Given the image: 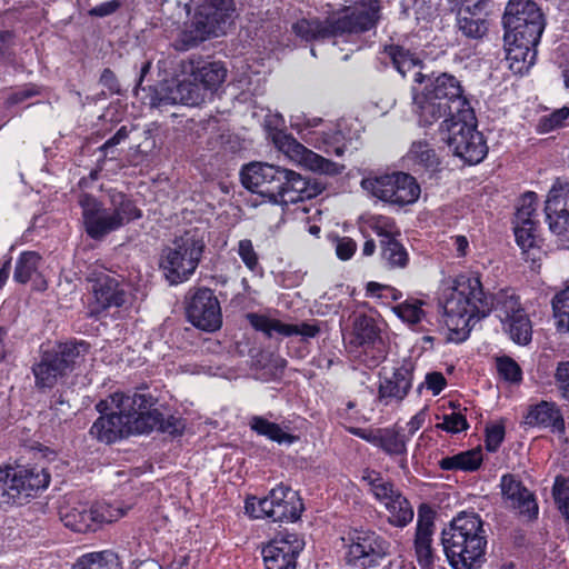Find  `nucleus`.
<instances>
[{"mask_svg":"<svg viewBox=\"0 0 569 569\" xmlns=\"http://www.w3.org/2000/svg\"><path fill=\"white\" fill-rule=\"evenodd\" d=\"M443 322L449 330V340L465 341L475 323L489 315L492 307L503 331L517 345L526 346L532 338V325L512 290H501L492 299L483 291L476 272L458 274L452 284L443 289L441 298Z\"/></svg>","mask_w":569,"mask_h":569,"instance_id":"nucleus-1","label":"nucleus"},{"mask_svg":"<svg viewBox=\"0 0 569 569\" xmlns=\"http://www.w3.org/2000/svg\"><path fill=\"white\" fill-rule=\"evenodd\" d=\"M153 405L150 393L113 392L97 403L101 416L91 426L90 435L101 442L113 443L130 435L148 433L157 423V416L148 413Z\"/></svg>","mask_w":569,"mask_h":569,"instance_id":"nucleus-2","label":"nucleus"},{"mask_svg":"<svg viewBox=\"0 0 569 569\" xmlns=\"http://www.w3.org/2000/svg\"><path fill=\"white\" fill-rule=\"evenodd\" d=\"M423 87L412 88L413 112L421 127L458 117L472 118V108L460 81L452 74L426 77Z\"/></svg>","mask_w":569,"mask_h":569,"instance_id":"nucleus-3","label":"nucleus"},{"mask_svg":"<svg viewBox=\"0 0 569 569\" xmlns=\"http://www.w3.org/2000/svg\"><path fill=\"white\" fill-rule=\"evenodd\" d=\"M445 555L452 569H477L485 561L487 537L479 515L461 512L441 532Z\"/></svg>","mask_w":569,"mask_h":569,"instance_id":"nucleus-4","label":"nucleus"},{"mask_svg":"<svg viewBox=\"0 0 569 569\" xmlns=\"http://www.w3.org/2000/svg\"><path fill=\"white\" fill-rule=\"evenodd\" d=\"M241 182L248 190L279 204L297 203L311 196L301 174L269 163L253 162L243 167Z\"/></svg>","mask_w":569,"mask_h":569,"instance_id":"nucleus-5","label":"nucleus"},{"mask_svg":"<svg viewBox=\"0 0 569 569\" xmlns=\"http://www.w3.org/2000/svg\"><path fill=\"white\" fill-rule=\"evenodd\" d=\"M79 204L82 209L86 232L94 240L104 238L142 216L136 203L122 192L110 193L109 207H104L88 193L80 196Z\"/></svg>","mask_w":569,"mask_h":569,"instance_id":"nucleus-6","label":"nucleus"},{"mask_svg":"<svg viewBox=\"0 0 569 569\" xmlns=\"http://www.w3.org/2000/svg\"><path fill=\"white\" fill-rule=\"evenodd\" d=\"M355 4L350 13L337 20L301 19L293 24V31L298 37L311 41L370 30L378 20V1L355 0Z\"/></svg>","mask_w":569,"mask_h":569,"instance_id":"nucleus-7","label":"nucleus"},{"mask_svg":"<svg viewBox=\"0 0 569 569\" xmlns=\"http://www.w3.org/2000/svg\"><path fill=\"white\" fill-rule=\"evenodd\" d=\"M233 0H208L184 24L177 39L179 50H189L211 37L226 33L234 13Z\"/></svg>","mask_w":569,"mask_h":569,"instance_id":"nucleus-8","label":"nucleus"},{"mask_svg":"<svg viewBox=\"0 0 569 569\" xmlns=\"http://www.w3.org/2000/svg\"><path fill=\"white\" fill-rule=\"evenodd\" d=\"M89 352L84 341L59 343L54 349L44 351L32 366L34 386L46 391L53 389L83 361Z\"/></svg>","mask_w":569,"mask_h":569,"instance_id":"nucleus-9","label":"nucleus"},{"mask_svg":"<svg viewBox=\"0 0 569 569\" xmlns=\"http://www.w3.org/2000/svg\"><path fill=\"white\" fill-rule=\"evenodd\" d=\"M89 283L88 312L90 317H99L116 308H126L131 303L129 286L103 266L92 264L86 277Z\"/></svg>","mask_w":569,"mask_h":569,"instance_id":"nucleus-10","label":"nucleus"},{"mask_svg":"<svg viewBox=\"0 0 569 569\" xmlns=\"http://www.w3.org/2000/svg\"><path fill=\"white\" fill-rule=\"evenodd\" d=\"M203 248L202 234L197 229H190L163 249L160 267L171 284L189 279L199 264Z\"/></svg>","mask_w":569,"mask_h":569,"instance_id":"nucleus-11","label":"nucleus"},{"mask_svg":"<svg viewBox=\"0 0 569 569\" xmlns=\"http://www.w3.org/2000/svg\"><path fill=\"white\" fill-rule=\"evenodd\" d=\"M440 131L447 132L443 139L449 149L465 162L477 164L486 158L488 146L482 132L477 129L473 112L472 118L458 117L441 121Z\"/></svg>","mask_w":569,"mask_h":569,"instance_id":"nucleus-12","label":"nucleus"},{"mask_svg":"<svg viewBox=\"0 0 569 569\" xmlns=\"http://www.w3.org/2000/svg\"><path fill=\"white\" fill-rule=\"evenodd\" d=\"M244 508L246 512L256 519L268 518L273 522H292L300 518L303 503L297 491L279 485L264 498H248Z\"/></svg>","mask_w":569,"mask_h":569,"instance_id":"nucleus-13","label":"nucleus"},{"mask_svg":"<svg viewBox=\"0 0 569 569\" xmlns=\"http://www.w3.org/2000/svg\"><path fill=\"white\" fill-rule=\"evenodd\" d=\"M49 482L50 476L42 468L0 467V506L22 503Z\"/></svg>","mask_w":569,"mask_h":569,"instance_id":"nucleus-14","label":"nucleus"},{"mask_svg":"<svg viewBox=\"0 0 569 569\" xmlns=\"http://www.w3.org/2000/svg\"><path fill=\"white\" fill-rule=\"evenodd\" d=\"M502 23L505 39L540 41L545 30V18L532 0H509L506 6Z\"/></svg>","mask_w":569,"mask_h":569,"instance_id":"nucleus-15","label":"nucleus"},{"mask_svg":"<svg viewBox=\"0 0 569 569\" xmlns=\"http://www.w3.org/2000/svg\"><path fill=\"white\" fill-rule=\"evenodd\" d=\"M342 541L345 560L352 567H375L389 553V542L370 529L349 530Z\"/></svg>","mask_w":569,"mask_h":569,"instance_id":"nucleus-16","label":"nucleus"},{"mask_svg":"<svg viewBox=\"0 0 569 569\" xmlns=\"http://www.w3.org/2000/svg\"><path fill=\"white\" fill-rule=\"evenodd\" d=\"M361 187L373 197L397 206L416 202L421 192L416 179L405 172L365 178Z\"/></svg>","mask_w":569,"mask_h":569,"instance_id":"nucleus-17","label":"nucleus"},{"mask_svg":"<svg viewBox=\"0 0 569 569\" xmlns=\"http://www.w3.org/2000/svg\"><path fill=\"white\" fill-rule=\"evenodd\" d=\"M348 345L350 352L368 368H376L385 359L379 329L366 315L356 317Z\"/></svg>","mask_w":569,"mask_h":569,"instance_id":"nucleus-18","label":"nucleus"},{"mask_svg":"<svg viewBox=\"0 0 569 569\" xmlns=\"http://www.w3.org/2000/svg\"><path fill=\"white\" fill-rule=\"evenodd\" d=\"M272 141L277 149L288 159L305 169L319 174H337L340 172L338 163L330 161L300 143L295 137L283 131H276Z\"/></svg>","mask_w":569,"mask_h":569,"instance_id":"nucleus-19","label":"nucleus"},{"mask_svg":"<svg viewBox=\"0 0 569 569\" xmlns=\"http://www.w3.org/2000/svg\"><path fill=\"white\" fill-rule=\"evenodd\" d=\"M189 321L200 330L213 332L222 326V313L218 298L208 288H199L190 296L187 307Z\"/></svg>","mask_w":569,"mask_h":569,"instance_id":"nucleus-20","label":"nucleus"},{"mask_svg":"<svg viewBox=\"0 0 569 569\" xmlns=\"http://www.w3.org/2000/svg\"><path fill=\"white\" fill-rule=\"evenodd\" d=\"M303 548L305 541L298 533H279L262 549L266 569H296Z\"/></svg>","mask_w":569,"mask_h":569,"instance_id":"nucleus-21","label":"nucleus"},{"mask_svg":"<svg viewBox=\"0 0 569 569\" xmlns=\"http://www.w3.org/2000/svg\"><path fill=\"white\" fill-rule=\"evenodd\" d=\"M549 229L557 236L569 234V180L557 179L547 196L545 204Z\"/></svg>","mask_w":569,"mask_h":569,"instance_id":"nucleus-22","label":"nucleus"},{"mask_svg":"<svg viewBox=\"0 0 569 569\" xmlns=\"http://www.w3.org/2000/svg\"><path fill=\"white\" fill-rule=\"evenodd\" d=\"M500 489L508 507L528 519L537 518L539 508L536 498L516 476L503 475L500 480Z\"/></svg>","mask_w":569,"mask_h":569,"instance_id":"nucleus-23","label":"nucleus"},{"mask_svg":"<svg viewBox=\"0 0 569 569\" xmlns=\"http://www.w3.org/2000/svg\"><path fill=\"white\" fill-rule=\"evenodd\" d=\"M357 435L381 449L386 455L400 458V466L402 468L406 466L409 436L406 435L405 427L395 425L390 428L379 429L376 432H358Z\"/></svg>","mask_w":569,"mask_h":569,"instance_id":"nucleus-24","label":"nucleus"},{"mask_svg":"<svg viewBox=\"0 0 569 569\" xmlns=\"http://www.w3.org/2000/svg\"><path fill=\"white\" fill-rule=\"evenodd\" d=\"M433 528V511L428 506H420L415 536V551L421 569H430L435 562V550L432 548Z\"/></svg>","mask_w":569,"mask_h":569,"instance_id":"nucleus-25","label":"nucleus"},{"mask_svg":"<svg viewBox=\"0 0 569 569\" xmlns=\"http://www.w3.org/2000/svg\"><path fill=\"white\" fill-rule=\"evenodd\" d=\"M413 367L405 362L396 368L390 376H385L379 385V399L386 406L401 402L412 387Z\"/></svg>","mask_w":569,"mask_h":569,"instance_id":"nucleus-26","label":"nucleus"},{"mask_svg":"<svg viewBox=\"0 0 569 569\" xmlns=\"http://www.w3.org/2000/svg\"><path fill=\"white\" fill-rule=\"evenodd\" d=\"M247 319L256 330L263 332L268 337H272L274 333H277L283 337L299 335L305 338H313L320 331L316 323H284L280 320L258 313H248Z\"/></svg>","mask_w":569,"mask_h":569,"instance_id":"nucleus-27","label":"nucleus"},{"mask_svg":"<svg viewBox=\"0 0 569 569\" xmlns=\"http://www.w3.org/2000/svg\"><path fill=\"white\" fill-rule=\"evenodd\" d=\"M206 100L204 91L190 74L167 84L160 93L158 106L182 103L199 106Z\"/></svg>","mask_w":569,"mask_h":569,"instance_id":"nucleus-28","label":"nucleus"},{"mask_svg":"<svg viewBox=\"0 0 569 569\" xmlns=\"http://www.w3.org/2000/svg\"><path fill=\"white\" fill-rule=\"evenodd\" d=\"M184 72H190V77L200 84L204 91V97L216 91L226 80L227 68L220 61L203 62L194 64L189 61L188 66L183 67Z\"/></svg>","mask_w":569,"mask_h":569,"instance_id":"nucleus-29","label":"nucleus"},{"mask_svg":"<svg viewBox=\"0 0 569 569\" xmlns=\"http://www.w3.org/2000/svg\"><path fill=\"white\" fill-rule=\"evenodd\" d=\"M526 423L531 427L550 429L551 432L563 435L566 430L565 420L559 406L551 401H540L529 408L526 416Z\"/></svg>","mask_w":569,"mask_h":569,"instance_id":"nucleus-30","label":"nucleus"},{"mask_svg":"<svg viewBox=\"0 0 569 569\" xmlns=\"http://www.w3.org/2000/svg\"><path fill=\"white\" fill-rule=\"evenodd\" d=\"M539 41L505 39L506 60L513 73L523 74L535 64Z\"/></svg>","mask_w":569,"mask_h":569,"instance_id":"nucleus-31","label":"nucleus"},{"mask_svg":"<svg viewBox=\"0 0 569 569\" xmlns=\"http://www.w3.org/2000/svg\"><path fill=\"white\" fill-rule=\"evenodd\" d=\"M59 516L64 527L76 532H88L97 530L93 519L92 506H88L87 503L80 502L74 506H62L60 507Z\"/></svg>","mask_w":569,"mask_h":569,"instance_id":"nucleus-32","label":"nucleus"},{"mask_svg":"<svg viewBox=\"0 0 569 569\" xmlns=\"http://www.w3.org/2000/svg\"><path fill=\"white\" fill-rule=\"evenodd\" d=\"M385 51L402 77L412 72L413 82L419 86L423 84L426 76L420 71L421 61L413 53L399 46L386 47Z\"/></svg>","mask_w":569,"mask_h":569,"instance_id":"nucleus-33","label":"nucleus"},{"mask_svg":"<svg viewBox=\"0 0 569 569\" xmlns=\"http://www.w3.org/2000/svg\"><path fill=\"white\" fill-rule=\"evenodd\" d=\"M361 480L367 485L369 492L383 507L401 493L392 481L386 479L380 472L371 469L362 471Z\"/></svg>","mask_w":569,"mask_h":569,"instance_id":"nucleus-34","label":"nucleus"},{"mask_svg":"<svg viewBox=\"0 0 569 569\" xmlns=\"http://www.w3.org/2000/svg\"><path fill=\"white\" fill-rule=\"evenodd\" d=\"M405 160L427 171H436L440 164L436 151L427 141H413L405 157Z\"/></svg>","mask_w":569,"mask_h":569,"instance_id":"nucleus-35","label":"nucleus"},{"mask_svg":"<svg viewBox=\"0 0 569 569\" xmlns=\"http://www.w3.org/2000/svg\"><path fill=\"white\" fill-rule=\"evenodd\" d=\"M481 449H471L451 457H445L439 461L442 470L476 471L482 462Z\"/></svg>","mask_w":569,"mask_h":569,"instance_id":"nucleus-36","label":"nucleus"},{"mask_svg":"<svg viewBox=\"0 0 569 569\" xmlns=\"http://www.w3.org/2000/svg\"><path fill=\"white\" fill-rule=\"evenodd\" d=\"M73 569H121V562L116 552L103 550L81 556Z\"/></svg>","mask_w":569,"mask_h":569,"instance_id":"nucleus-37","label":"nucleus"},{"mask_svg":"<svg viewBox=\"0 0 569 569\" xmlns=\"http://www.w3.org/2000/svg\"><path fill=\"white\" fill-rule=\"evenodd\" d=\"M477 9H471L467 6L461 9L458 16V28L468 38L479 39L482 38L487 30L488 23L485 18L476 12Z\"/></svg>","mask_w":569,"mask_h":569,"instance_id":"nucleus-38","label":"nucleus"},{"mask_svg":"<svg viewBox=\"0 0 569 569\" xmlns=\"http://www.w3.org/2000/svg\"><path fill=\"white\" fill-rule=\"evenodd\" d=\"M250 428L260 436H264L268 439L278 443H293L297 438L287 431H284L279 425L271 422L260 416H254L250 419Z\"/></svg>","mask_w":569,"mask_h":569,"instance_id":"nucleus-39","label":"nucleus"},{"mask_svg":"<svg viewBox=\"0 0 569 569\" xmlns=\"http://www.w3.org/2000/svg\"><path fill=\"white\" fill-rule=\"evenodd\" d=\"M381 260L388 268H405L409 261L406 248L396 238L380 239Z\"/></svg>","mask_w":569,"mask_h":569,"instance_id":"nucleus-40","label":"nucleus"},{"mask_svg":"<svg viewBox=\"0 0 569 569\" xmlns=\"http://www.w3.org/2000/svg\"><path fill=\"white\" fill-rule=\"evenodd\" d=\"M385 509L388 511L387 520L393 527L403 528L413 519V508L402 492Z\"/></svg>","mask_w":569,"mask_h":569,"instance_id":"nucleus-41","label":"nucleus"},{"mask_svg":"<svg viewBox=\"0 0 569 569\" xmlns=\"http://www.w3.org/2000/svg\"><path fill=\"white\" fill-rule=\"evenodd\" d=\"M552 310L558 331L569 333V284L553 297Z\"/></svg>","mask_w":569,"mask_h":569,"instance_id":"nucleus-42","label":"nucleus"},{"mask_svg":"<svg viewBox=\"0 0 569 569\" xmlns=\"http://www.w3.org/2000/svg\"><path fill=\"white\" fill-rule=\"evenodd\" d=\"M363 224L381 239H393L400 233L395 220L382 214L367 217Z\"/></svg>","mask_w":569,"mask_h":569,"instance_id":"nucleus-43","label":"nucleus"},{"mask_svg":"<svg viewBox=\"0 0 569 569\" xmlns=\"http://www.w3.org/2000/svg\"><path fill=\"white\" fill-rule=\"evenodd\" d=\"M92 511L96 529H98L102 523H110L122 518L126 515L127 509L121 502H100L92 506Z\"/></svg>","mask_w":569,"mask_h":569,"instance_id":"nucleus-44","label":"nucleus"},{"mask_svg":"<svg viewBox=\"0 0 569 569\" xmlns=\"http://www.w3.org/2000/svg\"><path fill=\"white\" fill-rule=\"evenodd\" d=\"M40 256L33 251L22 252L17 261L13 278L17 282H28L37 271Z\"/></svg>","mask_w":569,"mask_h":569,"instance_id":"nucleus-45","label":"nucleus"},{"mask_svg":"<svg viewBox=\"0 0 569 569\" xmlns=\"http://www.w3.org/2000/svg\"><path fill=\"white\" fill-rule=\"evenodd\" d=\"M537 207L538 196L532 191L526 192L518 202L515 222H538Z\"/></svg>","mask_w":569,"mask_h":569,"instance_id":"nucleus-46","label":"nucleus"},{"mask_svg":"<svg viewBox=\"0 0 569 569\" xmlns=\"http://www.w3.org/2000/svg\"><path fill=\"white\" fill-rule=\"evenodd\" d=\"M513 231L518 246L522 250L536 247L538 241L537 222H515Z\"/></svg>","mask_w":569,"mask_h":569,"instance_id":"nucleus-47","label":"nucleus"},{"mask_svg":"<svg viewBox=\"0 0 569 569\" xmlns=\"http://www.w3.org/2000/svg\"><path fill=\"white\" fill-rule=\"evenodd\" d=\"M403 12L418 22L428 21L433 14L431 0H402Z\"/></svg>","mask_w":569,"mask_h":569,"instance_id":"nucleus-48","label":"nucleus"},{"mask_svg":"<svg viewBox=\"0 0 569 569\" xmlns=\"http://www.w3.org/2000/svg\"><path fill=\"white\" fill-rule=\"evenodd\" d=\"M552 496L555 502L563 516L569 521V479L562 476H558L555 479L552 487Z\"/></svg>","mask_w":569,"mask_h":569,"instance_id":"nucleus-49","label":"nucleus"},{"mask_svg":"<svg viewBox=\"0 0 569 569\" xmlns=\"http://www.w3.org/2000/svg\"><path fill=\"white\" fill-rule=\"evenodd\" d=\"M569 118V108L562 107L553 112L542 116L538 122V131L540 133H548L556 129L562 128L566 120Z\"/></svg>","mask_w":569,"mask_h":569,"instance_id":"nucleus-50","label":"nucleus"},{"mask_svg":"<svg viewBox=\"0 0 569 569\" xmlns=\"http://www.w3.org/2000/svg\"><path fill=\"white\" fill-rule=\"evenodd\" d=\"M421 302L405 301L393 308L395 313L405 322L415 325L418 323L423 317V310L421 309Z\"/></svg>","mask_w":569,"mask_h":569,"instance_id":"nucleus-51","label":"nucleus"},{"mask_svg":"<svg viewBox=\"0 0 569 569\" xmlns=\"http://www.w3.org/2000/svg\"><path fill=\"white\" fill-rule=\"evenodd\" d=\"M148 413H154L157 416V423L150 427L148 429V432L157 429L162 432H168L170 435H177L180 433L184 428V423L180 418L170 416L167 419H164L161 412H159L157 409L151 410V408L148 409Z\"/></svg>","mask_w":569,"mask_h":569,"instance_id":"nucleus-52","label":"nucleus"},{"mask_svg":"<svg viewBox=\"0 0 569 569\" xmlns=\"http://www.w3.org/2000/svg\"><path fill=\"white\" fill-rule=\"evenodd\" d=\"M497 370L507 381L517 383L521 381L522 372L519 365L509 357H501L497 360Z\"/></svg>","mask_w":569,"mask_h":569,"instance_id":"nucleus-53","label":"nucleus"},{"mask_svg":"<svg viewBox=\"0 0 569 569\" xmlns=\"http://www.w3.org/2000/svg\"><path fill=\"white\" fill-rule=\"evenodd\" d=\"M437 429L449 433H458L469 428L466 417L460 412L443 415L442 421L436 425Z\"/></svg>","mask_w":569,"mask_h":569,"instance_id":"nucleus-54","label":"nucleus"},{"mask_svg":"<svg viewBox=\"0 0 569 569\" xmlns=\"http://www.w3.org/2000/svg\"><path fill=\"white\" fill-rule=\"evenodd\" d=\"M553 378L560 398L569 402V361H560L557 365Z\"/></svg>","mask_w":569,"mask_h":569,"instance_id":"nucleus-55","label":"nucleus"},{"mask_svg":"<svg viewBox=\"0 0 569 569\" xmlns=\"http://www.w3.org/2000/svg\"><path fill=\"white\" fill-rule=\"evenodd\" d=\"M240 259L250 271H256L259 268V258L256 252L252 241L242 239L238 242L237 250Z\"/></svg>","mask_w":569,"mask_h":569,"instance_id":"nucleus-56","label":"nucleus"},{"mask_svg":"<svg viewBox=\"0 0 569 569\" xmlns=\"http://www.w3.org/2000/svg\"><path fill=\"white\" fill-rule=\"evenodd\" d=\"M503 439L505 427L502 423H493L486 428V448L488 451H497Z\"/></svg>","mask_w":569,"mask_h":569,"instance_id":"nucleus-57","label":"nucleus"},{"mask_svg":"<svg viewBox=\"0 0 569 569\" xmlns=\"http://www.w3.org/2000/svg\"><path fill=\"white\" fill-rule=\"evenodd\" d=\"M336 254L340 260H349L357 250V243L349 237H337L335 239Z\"/></svg>","mask_w":569,"mask_h":569,"instance_id":"nucleus-58","label":"nucleus"},{"mask_svg":"<svg viewBox=\"0 0 569 569\" xmlns=\"http://www.w3.org/2000/svg\"><path fill=\"white\" fill-rule=\"evenodd\" d=\"M446 385L447 381L441 372L433 371L426 375L425 382L418 387V391L426 387L432 392V395L437 396L443 390Z\"/></svg>","mask_w":569,"mask_h":569,"instance_id":"nucleus-59","label":"nucleus"},{"mask_svg":"<svg viewBox=\"0 0 569 569\" xmlns=\"http://www.w3.org/2000/svg\"><path fill=\"white\" fill-rule=\"evenodd\" d=\"M120 7V0H109L93 7L88 13L91 17L104 18L118 11Z\"/></svg>","mask_w":569,"mask_h":569,"instance_id":"nucleus-60","label":"nucleus"},{"mask_svg":"<svg viewBox=\"0 0 569 569\" xmlns=\"http://www.w3.org/2000/svg\"><path fill=\"white\" fill-rule=\"evenodd\" d=\"M426 410L418 411L411 419L406 423V435L409 436V441L413 435L423 426L426 421Z\"/></svg>","mask_w":569,"mask_h":569,"instance_id":"nucleus-61","label":"nucleus"},{"mask_svg":"<svg viewBox=\"0 0 569 569\" xmlns=\"http://www.w3.org/2000/svg\"><path fill=\"white\" fill-rule=\"evenodd\" d=\"M128 137H129V130L127 129L126 126H122L121 128L118 129V131L111 138H109L101 146L100 149L107 154L109 149L118 146L119 143L124 141Z\"/></svg>","mask_w":569,"mask_h":569,"instance_id":"nucleus-62","label":"nucleus"},{"mask_svg":"<svg viewBox=\"0 0 569 569\" xmlns=\"http://www.w3.org/2000/svg\"><path fill=\"white\" fill-rule=\"evenodd\" d=\"M100 81L103 86L110 90H114L118 87L117 78L110 69H104L101 73Z\"/></svg>","mask_w":569,"mask_h":569,"instance_id":"nucleus-63","label":"nucleus"},{"mask_svg":"<svg viewBox=\"0 0 569 569\" xmlns=\"http://www.w3.org/2000/svg\"><path fill=\"white\" fill-rule=\"evenodd\" d=\"M34 94H37L36 90L26 88L12 93L9 100L11 103H19Z\"/></svg>","mask_w":569,"mask_h":569,"instance_id":"nucleus-64","label":"nucleus"}]
</instances>
